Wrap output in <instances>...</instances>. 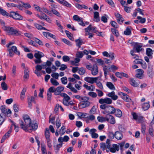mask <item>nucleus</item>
I'll list each match as a JSON object with an SVG mask.
<instances>
[{
  "mask_svg": "<svg viewBox=\"0 0 154 154\" xmlns=\"http://www.w3.org/2000/svg\"><path fill=\"white\" fill-rule=\"evenodd\" d=\"M20 2L23 4V7L26 9L30 8L31 7L30 5L28 3H24L22 2Z\"/></svg>",
  "mask_w": 154,
  "mask_h": 154,
  "instance_id": "8fccbe9b",
  "label": "nucleus"
},
{
  "mask_svg": "<svg viewBox=\"0 0 154 154\" xmlns=\"http://www.w3.org/2000/svg\"><path fill=\"white\" fill-rule=\"evenodd\" d=\"M3 116H4V115H2V114H0V125L2 124L5 120V119L3 117Z\"/></svg>",
  "mask_w": 154,
  "mask_h": 154,
  "instance_id": "680f3d73",
  "label": "nucleus"
},
{
  "mask_svg": "<svg viewBox=\"0 0 154 154\" xmlns=\"http://www.w3.org/2000/svg\"><path fill=\"white\" fill-rule=\"evenodd\" d=\"M142 47V45H139L138 43H136L134 46L133 49L136 52L139 53L143 50H144Z\"/></svg>",
  "mask_w": 154,
  "mask_h": 154,
  "instance_id": "1a4fd4ad",
  "label": "nucleus"
},
{
  "mask_svg": "<svg viewBox=\"0 0 154 154\" xmlns=\"http://www.w3.org/2000/svg\"><path fill=\"white\" fill-rule=\"evenodd\" d=\"M78 72L80 75H83L85 72V69L84 68H81L79 69Z\"/></svg>",
  "mask_w": 154,
  "mask_h": 154,
  "instance_id": "49530a36",
  "label": "nucleus"
},
{
  "mask_svg": "<svg viewBox=\"0 0 154 154\" xmlns=\"http://www.w3.org/2000/svg\"><path fill=\"white\" fill-rule=\"evenodd\" d=\"M27 99L28 106L29 108H31L32 106V102H33L34 103H35V97L32 96L30 97H28Z\"/></svg>",
  "mask_w": 154,
  "mask_h": 154,
  "instance_id": "9b49d317",
  "label": "nucleus"
},
{
  "mask_svg": "<svg viewBox=\"0 0 154 154\" xmlns=\"http://www.w3.org/2000/svg\"><path fill=\"white\" fill-rule=\"evenodd\" d=\"M130 84L132 86L135 87L138 86L139 85L136 82L134 79L131 78L130 79Z\"/></svg>",
  "mask_w": 154,
  "mask_h": 154,
  "instance_id": "c85d7f7f",
  "label": "nucleus"
},
{
  "mask_svg": "<svg viewBox=\"0 0 154 154\" xmlns=\"http://www.w3.org/2000/svg\"><path fill=\"white\" fill-rule=\"evenodd\" d=\"M1 85L2 88L3 90H6L8 89L7 85L5 82H2Z\"/></svg>",
  "mask_w": 154,
  "mask_h": 154,
  "instance_id": "a19ab883",
  "label": "nucleus"
},
{
  "mask_svg": "<svg viewBox=\"0 0 154 154\" xmlns=\"http://www.w3.org/2000/svg\"><path fill=\"white\" fill-rule=\"evenodd\" d=\"M66 128L65 126H63L61 127L60 130V133L61 135H63L65 132Z\"/></svg>",
  "mask_w": 154,
  "mask_h": 154,
  "instance_id": "5fc2aeb1",
  "label": "nucleus"
},
{
  "mask_svg": "<svg viewBox=\"0 0 154 154\" xmlns=\"http://www.w3.org/2000/svg\"><path fill=\"white\" fill-rule=\"evenodd\" d=\"M106 116L105 117L98 116L97 117L98 121L100 122H103L106 121Z\"/></svg>",
  "mask_w": 154,
  "mask_h": 154,
  "instance_id": "6e6d98bb",
  "label": "nucleus"
},
{
  "mask_svg": "<svg viewBox=\"0 0 154 154\" xmlns=\"http://www.w3.org/2000/svg\"><path fill=\"white\" fill-rule=\"evenodd\" d=\"M41 11H42V12L43 11L47 14L48 15H51V11H49L46 8H42L41 9Z\"/></svg>",
  "mask_w": 154,
  "mask_h": 154,
  "instance_id": "37998d69",
  "label": "nucleus"
},
{
  "mask_svg": "<svg viewBox=\"0 0 154 154\" xmlns=\"http://www.w3.org/2000/svg\"><path fill=\"white\" fill-rule=\"evenodd\" d=\"M49 133V131L48 129L46 128L45 132V135L47 142L50 141Z\"/></svg>",
  "mask_w": 154,
  "mask_h": 154,
  "instance_id": "5701e85b",
  "label": "nucleus"
},
{
  "mask_svg": "<svg viewBox=\"0 0 154 154\" xmlns=\"http://www.w3.org/2000/svg\"><path fill=\"white\" fill-rule=\"evenodd\" d=\"M51 11L54 14L58 17H60L61 16L59 12H58L54 8H51Z\"/></svg>",
  "mask_w": 154,
  "mask_h": 154,
  "instance_id": "ea45409f",
  "label": "nucleus"
},
{
  "mask_svg": "<svg viewBox=\"0 0 154 154\" xmlns=\"http://www.w3.org/2000/svg\"><path fill=\"white\" fill-rule=\"evenodd\" d=\"M107 86L110 89L112 90H115V88L113 84L110 82H108L106 83Z\"/></svg>",
  "mask_w": 154,
  "mask_h": 154,
  "instance_id": "a878e982",
  "label": "nucleus"
},
{
  "mask_svg": "<svg viewBox=\"0 0 154 154\" xmlns=\"http://www.w3.org/2000/svg\"><path fill=\"white\" fill-rule=\"evenodd\" d=\"M29 127L30 128V130H35L38 128V125L36 123H31L29 125Z\"/></svg>",
  "mask_w": 154,
  "mask_h": 154,
  "instance_id": "4be33fe9",
  "label": "nucleus"
},
{
  "mask_svg": "<svg viewBox=\"0 0 154 154\" xmlns=\"http://www.w3.org/2000/svg\"><path fill=\"white\" fill-rule=\"evenodd\" d=\"M154 131L153 129L152 126L150 127L149 128V134L152 136L153 137L154 136V134L153 133V132Z\"/></svg>",
  "mask_w": 154,
  "mask_h": 154,
  "instance_id": "bf43d9fd",
  "label": "nucleus"
},
{
  "mask_svg": "<svg viewBox=\"0 0 154 154\" xmlns=\"http://www.w3.org/2000/svg\"><path fill=\"white\" fill-rule=\"evenodd\" d=\"M85 30L86 32H88V31H91L92 32L96 33V34H97L96 27L93 26L91 24L89 25L87 28H85Z\"/></svg>",
  "mask_w": 154,
  "mask_h": 154,
  "instance_id": "6e6552de",
  "label": "nucleus"
},
{
  "mask_svg": "<svg viewBox=\"0 0 154 154\" xmlns=\"http://www.w3.org/2000/svg\"><path fill=\"white\" fill-rule=\"evenodd\" d=\"M115 15L117 18L118 23L119 24H122L124 21V19L122 18V15L118 13H115Z\"/></svg>",
  "mask_w": 154,
  "mask_h": 154,
  "instance_id": "9d476101",
  "label": "nucleus"
},
{
  "mask_svg": "<svg viewBox=\"0 0 154 154\" xmlns=\"http://www.w3.org/2000/svg\"><path fill=\"white\" fill-rule=\"evenodd\" d=\"M0 109L2 112V115L5 116L6 115V112L7 109H6L5 106V105H2L0 107Z\"/></svg>",
  "mask_w": 154,
  "mask_h": 154,
  "instance_id": "b1692460",
  "label": "nucleus"
},
{
  "mask_svg": "<svg viewBox=\"0 0 154 154\" xmlns=\"http://www.w3.org/2000/svg\"><path fill=\"white\" fill-rule=\"evenodd\" d=\"M57 2L63 5L66 6L67 7L71 8V5L68 2L64 0H56Z\"/></svg>",
  "mask_w": 154,
  "mask_h": 154,
  "instance_id": "dca6fc26",
  "label": "nucleus"
},
{
  "mask_svg": "<svg viewBox=\"0 0 154 154\" xmlns=\"http://www.w3.org/2000/svg\"><path fill=\"white\" fill-rule=\"evenodd\" d=\"M23 122L21 120H19V122L21 128L25 131H28L29 125L31 123V120L30 117L27 115L23 116Z\"/></svg>",
  "mask_w": 154,
  "mask_h": 154,
  "instance_id": "f257e3e1",
  "label": "nucleus"
},
{
  "mask_svg": "<svg viewBox=\"0 0 154 154\" xmlns=\"http://www.w3.org/2000/svg\"><path fill=\"white\" fill-rule=\"evenodd\" d=\"M103 55L105 57H109L112 60L114 58V54L113 53L110 52L108 53L107 51H104L103 53Z\"/></svg>",
  "mask_w": 154,
  "mask_h": 154,
  "instance_id": "4468645a",
  "label": "nucleus"
},
{
  "mask_svg": "<svg viewBox=\"0 0 154 154\" xmlns=\"http://www.w3.org/2000/svg\"><path fill=\"white\" fill-rule=\"evenodd\" d=\"M99 14L98 12H95L94 13V18L96 19V21L98 22L100 21V19L99 17Z\"/></svg>",
  "mask_w": 154,
  "mask_h": 154,
  "instance_id": "4c0bfd02",
  "label": "nucleus"
},
{
  "mask_svg": "<svg viewBox=\"0 0 154 154\" xmlns=\"http://www.w3.org/2000/svg\"><path fill=\"white\" fill-rule=\"evenodd\" d=\"M64 89L63 86H58L55 88L54 86H51L49 88V91L50 92L54 93L55 95L60 94L61 93Z\"/></svg>",
  "mask_w": 154,
  "mask_h": 154,
  "instance_id": "20e7f679",
  "label": "nucleus"
},
{
  "mask_svg": "<svg viewBox=\"0 0 154 154\" xmlns=\"http://www.w3.org/2000/svg\"><path fill=\"white\" fill-rule=\"evenodd\" d=\"M100 108L102 109H104L105 110L103 112V113L105 114L107 113L110 114H114V111L115 110V108L113 106L108 105L106 104H103L100 105Z\"/></svg>",
  "mask_w": 154,
  "mask_h": 154,
  "instance_id": "7ed1b4c3",
  "label": "nucleus"
},
{
  "mask_svg": "<svg viewBox=\"0 0 154 154\" xmlns=\"http://www.w3.org/2000/svg\"><path fill=\"white\" fill-rule=\"evenodd\" d=\"M111 26L115 28H118V26L117 23L114 21H112L111 22Z\"/></svg>",
  "mask_w": 154,
  "mask_h": 154,
  "instance_id": "e2e57ef3",
  "label": "nucleus"
},
{
  "mask_svg": "<svg viewBox=\"0 0 154 154\" xmlns=\"http://www.w3.org/2000/svg\"><path fill=\"white\" fill-rule=\"evenodd\" d=\"M137 73L136 75V77L139 79H141L143 78V71L140 69L136 70Z\"/></svg>",
  "mask_w": 154,
  "mask_h": 154,
  "instance_id": "f3484780",
  "label": "nucleus"
},
{
  "mask_svg": "<svg viewBox=\"0 0 154 154\" xmlns=\"http://www.w3.org/2000/svg\"><path fill=\"white\" fill-rule=\"evenodd\" d=\"M67 78L66 77H64L61 79L62 83L64 85L67 84Z\"/></svg>",
  "mask_w": 154,
  "mask_h": 154,
  "instance_id": "4d7b16f0",
  "label": "nucleus"
},
{
  "mask_svg": "<svg viewBox=\"0 0 154 154\" xmlns=\"http://www.w3.org/2000/svg\"><path fill=\"white\" fill-rule=\"evenodd\" d=\"M75 42H76V46H78L79 48H80L81 45L83 43L82 40L80 39V38H79L78 39L76 40Z\"/></svg>",
  "mask_w": 154,
  "mask_h": 154,
  "instance_id": "72a5a7b5",
  "label": "nucleus"
},
{
  "mask_svg": "<svg viewBox=\"0 0 154 154\" xmlns=\"http://www.w3.org/2000/svg\"><path fill=\"white\" fill-rule=\"evenodd\" d=\"M5 30L8 35H19L21 34V32L17 28L11 26L5 27Z\"/></svg>",
  "mask_w": 154,
  "mask_h": 154,
  "instance_id": "f03ea898",
  "label": "nucleus"
},
{
  "mask_svg": "<svg viewBox=\"0 0 154 154\" xmlns=\"http://www.w3.org/2000/svg\"><path fill=\"white\" fill-rule=\"evenodd\" d=\"M111 31L113 34L115 35L116 37H118L119 35V34L117 30L116 29L114 28H111Z\"/></svg>",
  "mask_w": 154,
  "mask_h": 154,
  "instance_id": "c9c22d12",
  "label": "nucleus"
},
{
  "mask_svg": "<svg viewBox=\"0 0 154 154\" xmlns=\"http://www.w3.org/2000/svg\"><path fill=\"white\" fill-rule=\"evenodd\" d=\"M63 60L64 62H68L70 58L68 56L64 55L62 57Z\"/></svg>",
  "mask_w": 154,
  "mask_h": 154,
  "instance_id": "774afa93",
  "label": "nucleus"
},
{
  "mask_svg": "<svg viewBox=\"0 0 154 154\" xmlns=\"http://www.w3.org/2000/svg\"><path fill=\"white\" fill-rule=\"evenodd\" d=\"M73 18L74 20L78 22L82 18L80 17L78 15H74L73 17Z\"/></svg>",
  "mask_w": 154,
  "mask_h": 154,
  "instance_id": "0e129e2a",
  "label": "nucleus"
},
{
  "mask_svg": "<svg viewBox=\"0 0 154 154\" xmlns=\"http://www.w3.org/2000/svg\"><path fill=\"white\" fill-rule=\"evenodd\" d=\"M0 14L4 16H6L9 17L10 15V14H9L7 12L3 9L1 8H0Z\"/></svg>",
  "mask_w": 154,
  "mask_h": 154,
  "instance_id": "cd10ccee",
  "label": "nucleus"
},
{
  "mask_svg": "<svg viewBox=\"0 0 154 154\" xmlns=\"http://www.w3.org/2000/svg\"><path fill=\"white\" fill-rule=\"evenodd\" d=\"M88 95L93 98H95L97 96V94L93 92H89L88 93Z\"/></svg>",
  "mask_w": 154,
  "mask_h": 154,
  "instance_id": "603ef678",
  "label": "nucleus"
},
{
  "mask_svg": "<svg viewBox=\"0 0 154 154\" xmlns=\"http://www.w3.org/2000/svg\"><path fill=\"white\" fill-rule=\"evenodd\" d=\"M84 55V54L81 51H77L76 53V56L77 57L81 58Z\"/></svg>",
  "mask_w": 154,
  "mask_h": 154,
  "instance_id": "c03bdc74",
  "label": "nucleus"
},
{
  "mask_svg": "<svg viewBox=\"0 0 154 154\" xmlns=\"http://www.w3.org/2000/svg\"><path fill=\"white\" fill-rule=\"evenodd\" d=\"M112 147H110L109 150L110 152L112 153H115L116 151L119 150V146L116 144H114L112 145Z\"/></svg>",
  "mask_w": 154,
  "mask_h": 154,
  "instance_id": "6ab92c4d",
  "label": "nucleus"
},
{
  "mask_svg": "<svg viewBox=\"0 0 154 154\" xmlns=\"http://www.w3.org/2000/svg\"><path fill=\"white\" fill-rule=\"evenodd\" d=\"M90 104V102L88 101H82V103L81 104L80 106L82 108H85L89 106Z\"/></svg>",
  "mask_w": 154,
  "mask_h": 154,
  "instance_id": "393cba45",
  "label": "nucleus"
},
{
  "mask_svg": "<svg viewBox=\"0 0 154 154\" xmlns=\"http://www.w3.org/2000/svg\"><path fill=\"white\" fill-rule=\"evenodd\" d=\"M51 93L52 92L49 91L48 89L47 92V100L49 101H50L51 99Z\"/></svg>",
  "mask_w": 154,
  "mask_h": 154,
  "instance_id": "3c124183",
  "label": "nucleus"
},
{
  "mask_svg": "<svg viewBox=\"0 0 154 154\" xmlns=\"http://www.w3.org/2000/svg\"><path fill=\"white\" fill-rule=\"evenodd\" d=\"M137 19L138 20H140V23H144L145 22L146 19L144 18H142L140 16H137Z\"/></svg>",
  "mask_w": 154,
  "mask_h": 154,
  "instance_id": "09e8293b",
  "label": "nucleus"
},
{
  "mask_svg": "<svg viewBox=\"0 0 154 154\" xmlns=\"http://www.w3.org/2000/svg\"><path fill=\"white\" fill-rule=\"evenodd\" d=\"M115 137L118 140H121L123 137V135L122 133L117 131L115 133Z\"/></svg>",
  "mask_w": 154,
  "mask_h": 154,
  "instance_id": "412c9836",
  "label": "nucleus"
},
{
  "mask_svg": "<svg viewBox=\"0 0 154 154\" xmlns=\"http://www.w3.org/2000/svg\"><path fill=\"white\" fill-rule=\"evenodd\" d=\"M150 105L148 103H145L142 105V108L144 110H148L149 108Z\"/></svg>",
  "mask_w": 154,
  "mask_h": 154,
  "instance_id": "473e14b6",
  "label": "nucleus"
},
{
  "mask_svg": "<svg viewBox=\"0 0 154 154\" xmlns=\"http://www.w3.org/2000/svg\"><path fill=\"white\" fill-rule=\"evenodd\" d=\"M67 88H69L71 91L73 93H76L78 92L77 90H80L81 88L82 85H78V84H75V87L76 89L73 87L71 83H69L66 86Z\"/></svg>",
  "mask_w": 154,
  "mask_h": 154,
  "instance_id": "39448f33",
  "label": "nucleus"
},
{
  "mask_svg": "<svg viewBox=\"0 0 154 154\" xmlns=\"http://www.w3.org/2000/svg\"><path fill=\"white\" fill-rule=\"evenodd\" d=\"M63 143H60L57 144L54 148V149L56 152H57L59 150L60 148L62 146Z\"/></svg>",
  "mask_w": 154,
  "mask_h": 154,
  "instance_id": "a18cd8bd",
  "label": "nucleus"
},
{
  "mask_svg": "<svg viewBox=\"0 0 154 154\" xmlns=\"http://www.w3.org/2000/svg\"><path fill=\"white\" fill-rule=\"evenodd\" d=\"M60 96L63 97V100L69 101L70 98V97L66 94L65 93H62L60 94Z\"/></svg>",
  "mask_w": 154,
  "mask_h": 154,
  "instance_id": "7c9ffc66",
  "label": "nucleus"
},
{
  "mask_svg": "<svg viewBox=\"0 0 154 154\" xmlns=\"http://www.w3.org/2000/svg\"><path fill=\"white\" fill-rule=\"evenodd\" d=\"M29 71L27 69H25L24 72V78L25 79H27L29 78Z\"/></svg>",
  "mask_w": 154,
  "mask_h": 154,
  "instance_id": "79ce46f5",
  "label": "nucleus"
},
{
  "mask_svg": "<svg viewBox=\"0 0 154 154\" xmlns=\"http://www.w3.org/2000/svg\"><path fill=\"white\" fill-rule=\"evenodd\" d=\"M96 91L97 92V95L98 97H101L103 96V93L101 91L97 89H96Z\"/></svg>",
  "mask_w": 154,
  "mask_h": 154,
  "instance_id": "69168bd1",
  "label": "nucleus"
},
{
  "mask_svg": "<svg viewBox=\"0 0 154 154\" xmlns=\"http://www.w3.org/2000/svg\"><path fill=\"white\" fill-rule=\"evenodd\" d=\"M10 49L12 51L14 52L17 55H20V52L19 51H17V48L15 46H12L11 47V48Z\"/></svg>",
  "mask_w": 154,
  "mask_h": 154,
  "instance_id": "2f4dec72",
  "label": "nucleus"
},
{
  "mask_svg": "<svg viewBox=\"0 0 154 154\" xmlns=\"http://www.w3.org/2000/svg\"><path fill=\"white\" fill-rule=\"evenodd\" d=\"M118 94L119 95L121 96L124 100H125L126 101L128 102L129 100H131V99L129 98V96L128 95L122 92H119Z\"/></svg>",
  "mask_w": 154,
  "mask_h": 154,
  "instance_id": "2eb2a0df",
  "label": "nucleus"
},
{
  "mask_svg": "<svg viewBox=\"0 0 154 154\" xmlns=\"http://www.w3.org/2000/svg\"><path fill=\"white\" fill-rule=\"evenodd\" d=\"M106 120L111 124H114L116 123L115 118L110 114H107L106 116Z\"/></svg>",
  "mask_w": 154,
  "mask_h": 154,
  "instance_id": "0eeeda50",
  "label": "nucleus"
},
{
  "mask_svg": "<svg viewBox=\"0 0 154 154\" xmlns=\"http://www.w3.org/2000/svg\"><path fill=\"white\" fill-rule=\"evenodd\" d=\"M112 103V99L106 97L105 98V103L106 104H110Z\"/></svg>",
  "mask_w": 154,
  "mask_h": 154,
  "instance_id": "864d4df0",
  "label": "nucleus"
},
{
  "mask_svg": "<svg viewBox=\"0 0 154 154\" xmlns=\"http://www.w3.org/2000/svg\"><path fill=\"white\" fill-rule=\"evenodd\" d=\"M103 70L104 72V75L105 77H106L108 73H109L111 71L110 66H104L103 68Z\"/></svg>",
  "mask_w": 154,
  "mask_h": 154,
  "instance_id": "f8f14e48",
  "label": "nucleus"
},
{
  "mask_svg": "<svg viewBox=\"0 0 154 154\" xmlns=\"http://www.w3.org/2000/svg\"><path fill=\"white\" fill-rule=\"evenodd\" d=\"M96 110V108L95 106H94L90 110V113L91 114H94Z\"/></svg>",
  "mask_w": 154,
  "mask_h": 154,
  "instance_id": "338daca9",
  "label": "nucleus"
},
{
  "mask_svg": "<svg viewBox=\"0 0 154 154\" xmlns=\"http://www.w3.org/2000/svg\"><path fill=\"white\" fill-rule=\"evenodd\" d=\"M9 17H12L16 20H22L23 17L17 12L12 11L11 12Z\"/></svg>",
  "mask_w": 154,
  "mask_h": 154,
  "instance_id": "423d86ee",
  "label": "nucleus"
},
{
  "mask_svg": "<svg viewBox=\"0 0 154 154\" xmlns=\"http://www.w3.org/2000/svg\"><path fill=\"white\" fill-rule=\"evenodd\" d=\"M84 80L86 82L91 84L94 83V80L93 77H86L84 78Z\"/></svg>",
  "mask_w": 154,
  "mask_h": 154,
  "instance_id": "c756f323",
  "label": "nucleus"
},
{
  "mask_svg": "<svg viewBox=\"0 0 154 154\" xmlns=\"http://www.w3.org/2000/svg\"><path fill=\"white\" fill-rule=\"evenodd\" d=\"M34 57L37 59H41V58L43 57V54L41 52L38 51L37 53H36L34 54Z\"/></svg>",
  "mask_w": 154,
  "mask_h": 154,
  "instance_id": "bb28decb",
  "label": "nucleus"
},
{
  "mask_svg": "<svg viewBox=\"0 0 154 154\" xmlns=\"http://www.w3.org/2000/svg\"><path fill=\"white\" fill-rule=\"evenodd\" d=\"M152 50L150 48H147L146 49V54L149 57L152 56L153 54Z\"/></svg>",
  "mask_w": 154,
  "mask_h": 154,
  "instance_id": "e433bc0d",
  "label": "nucleus"
},
{
  "mask_svg": "<svg viewBox=\"0 0 154 154\" xmlns=\"http://www.w3.org/2000/svg\"><path fill=\"white\" fill-rule=\"evenodd\" d=\"M129 27L130 28H129V27H127L126 29L124 32V33L126 35H130L131 33V31L130 29L131 27V26H130Z\"/></svg>",
  "mask_w": 154,
  "mask_h": 154,
  "instance_id": "f704fd0d",
  "label": "nucleus"
},
{
  "mask_svg": "<svg viewBox=\"0 0 154 154\" xmlns=\"http://www.w3.org/2000/svg\"><path fill=\"white\" fill-rule=\"evenodd\" d=\"M114 112L115 116L118 118H121L122 115V111L119 109H115Z\"/></svg>",
  "mask_w": 154,
  "mask_h": 154,
  "instance_id": "aec40b11",
  "label": "nucleus"
},
{
  "mask_svg": "<svg viewBox=\"0 0 154 154\" xmlns=\"http://www.w3.org/2000/svg\"><path fill=\"white\" fill-rule=\"evenodd\" d=\"M10 122L12 123V125H13L14 127L15 130V131L16 132H17L19 130V127L16 126L15 123L13 121L10 119Z\"/></svg>",
  "mask_w": 154,
  "mask_h": 154,
  "instance_id": "052dcab7",
  "label": "nucleus"
},
{
  "mask_svg": "<svg viewBox=\"0 0 154 154\" xmlns=\"http://www.w3.org/2000/svg\"><path fill=\"white\" fill-rule=\"evenodd\" d=\"M56 125L57 129L59 128L61 126V123L60 122V121L59 118H57L56 119Z\"/></svg>",
  "mask_w": 154,
  "mask_h": 154,
  "instance_id": "de8ad7c7",
  "label": "nucleus"
},
{
  "mask_svg": "<svg viewBox=\"0 0 154 154\" xmlns=\"http://www.w3.org/2000/svg\"><path fill=\"white\" fill-rule=\"evenodd\" d=\"M62 40L64 43L68 45L71 46L72 45L71 43L69 40L65 38H63L62 39Z\"/></svg>",
  "mask_w": 154,
  "mask_h": 154,
  "instance_id": "13d9d810",
  "label": "nucleus"
},
{
  "mask_svg": "<svg viewBox=\"0 0 154 154\" xmlns=\"http://www.w3.org/2000/svg\"><path fill=\"white\" fill-rule=\"evenodd\" d=\"M50 81L51 84L54 86H57L59 85V83L58 82L53 78H51Z\"/></svg>",
  "mask_w": 154,
  "mask_h": 154,
  "instance_id": "58836bf2",
  "label": "nucleus"
},
{
  "mask_svg": "<svg viewBox=\"0 0 154 154\" xmlns=\"http://www.w3.org/2000/svg\"><path fill=\"white\" fill-rule=\"evenodd\" d=\"M107 96L111 98V99L115 100H116L118 98L117 95H115V92L112 91L107 94Z\"/></svg>",
  "mask_w": 154,
  "mask_h": 154,
  "instance_id": "a211bd4d",
  "label": "nucleus"
},
{
  "mask_svg": "<svg viewBox=\"0 0 154 154\" xmlns=\"http://www.w3.org/2000/svg\"><path fill=\"white\" fill-rule=\"evenodd\" d=\"M91 74L93 75H96L98 72V67L96 64H94L92 67V68L91 69Z\"/></svg>",
  "mask_w": 154,
  "mask_h": 154,
  "instance_id": "ddd939ff",
  "label": "nucleus"
}]
</instances>
